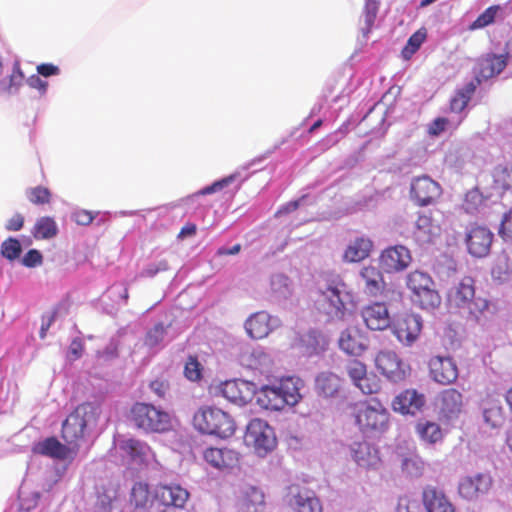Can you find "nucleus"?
I'll use <instances>...</instances> for the list:
<instances>
[{"mask_svg": "<svg viewBox=\"0 0 512 512\" xmlns=\"http://www.w3.org/2000/svg\"><path fill=\"white\" fill-rule=\"evenodd\" d=\"M349 409L354 423L364 434H381L389 427V412L378 399L357 401Z\"/></svg>", "mask_w": 512, "mask_h": 512, "instance_id": "obj_1", "label": "nucleus"}, {"mask_svg": "<svg viewBox=\"0 0 512 512\" xmlns=\"http://www.w3.org/2000/svg\"><path fill=\"white\" fill-rule=\"evenodd\" d=\"M449 304L464 310L475 320L486 318L490 311V302L481 296L475 295L474 279L466 276L456 284L448 294Z\"/></svg>", "mask_w": 512, "mask_h": 512, "instance_id": "obj_2", "label": "nucleus"}, {"mask_svg": "<svg viewBox=\"0 0 512 512\" xmlns=\"http://www.w3.org/2000/svg\"><path fill=\"white\" fill-rule=\"evenodd\" d=\"M321 304L327 314L342 319L347 305L353 303V293L338 274H328L324 277V285L319 289Z\"/></svg>", "mask_w": 512, "mask_h": 512, "instance_id": "obj_3", "label": "nucleus"}, {"mask_svg": "<svg viewBox=\"0 0 512 512\" xmlns=\"http://www.w3.org/2000/svg\"><path fill=\"white\" fill-rule=\"evenodd\" d=\"M99 407L85 402L78 405L66 418L62 425L61 436L66 444L80 448V441L84 440L86 429L97 423Z\"/></svg>", "mask_w": 512, "mask_h": 512, "instance_id": "obj_4", "label": "nucleus"}, {"mask_svg": "<svg viewBox=\"0 0 512 512\" xmlns=\"http://www.w3.org/2000/svg\"><path fill=\"white\" fill-rule=\"evenodd\" d=\"M193 424L199 432L220 438H228L236 430L235 421L229 413L209 405L197 410L193 417Z\"/></svg>", "mask_w": 512, "mask_h": 512, "instance_id": "obj_5", "label": "nucleus"}, {"mask_svg": "<svg viewBox=\"0 0 512 512\" xmlns=\"http://www.w3.org/2000/svg\"><path fill=\"white\" fill-rule=\"evenodd\" d=\"M407 288L411 291V299L424 310H434L441 305V296L434 288L432 277L425 272L415 270L406 278Z\"/></svg>", "mask_w": 512, "mask_h": 512, "instance_id": "obj_6", "label": "nucleus"}, {"mask_svg": "<svg viewBox=\"0 0 512 512\" xmlns=\"http://www.w3.org/2000/svg\"><path fill=\"white\" fill-rule=\"evenodd\" d=\"M131 420L145 432L164 433L172 429L170 415L149 403L136 402L131 407Z\"/></svg>", "mask_w": 512, "mask_h": 512, "instance_id": "obj_7", "label": "nucleus"}, {"mask_svg": "<svg viewBox=\"0 0 512 512\" xmlns=\"http://www.w3.org/2000/svg\"><path fill=\"white\" fill-rule=\"evenodd\" d=\"M245 441L261 456L272 451L277 444L273 428L258 418L252 419L247 425Z\"/></svg>", "mask_w": 512, "mask_h": 512, "instance_id": "obj_8", "label": "nucleus"}, {"mask_svg": "<svg viewBox=\"0 0 512 512\" xmlns=\"http://www.w3.org/2000/svg\"><path fill=\"white\" fill-rule=\"evenodd\" d=\"M442 195L441 185L428 175L412 179L409 196L412 202L419 207L434 205Z\"/></svg>", "mask_w": 512, "mask_h": 512, "instance_id": "obj_9", "label": "nucleus"}, {"mask_svg": "<svg viewBox=\"0 0 512 512\" xmlns=\"http://www.w3.org/2000/svg\"><path fill=\"white\" fill-rule=\"evenodd\" d=\"M436 407L440 420L453 422L465 411L463 394L455 388L444 389L436 398Z\"/></svg>", "mask_w": 512, "mask_h": 512, "instance_id": "obj_10", "label": "nucleus"}, {"mask_svg": "<svg viewBox=\"0 0 512 512\" xmlns=\"http://www.w3.org/2000/svg\"><path fill=\"white\" fill-rule=\"evenodd\" d=\"M377 370L392 382L403 381L410 373L408 364L391 350L380 351L375 358Z\"/></svg>", "mask_w": 512, "mask_h": 512, "instance_id": "obj_11", "label": "nucleus"}, {"mask_svg": "<svg viewBox=\"0 0 512 512\" xmlns=\"http://www.w3.org/2000/svg\"><path fill=\"white\" fill-rule=\"evenodd\" d=\"M422 319L413 313L399 315L392 323L391 329L399 342L411 346L420 336Z\"/></svg>", "mask_w": 512, "mask_h": 512, "instance_id": "obj_12", "label": "nucleus"}, {"mask_svg": "<svg viewBox=\"0 0 512 512\" xmlns=\"http://www.w3.org/2000/svg\"><path fill=\"white\" fill-rule=\"evenodd\" d=\"M492 241L493 233L486 226L471 224L467 228L465 243L472 256H486L490 251Z\"/></svg>", "mask_w": 512, "mask_h": 512, "instance_id": "obj_13", "label": "nucleus"}, {"mask_svg": "<svg viewBox=\"0 0 512 512\" xmlns=\"http://www.w3.org/2000/svg\"><path fill=\"white\" fill-rule=\"evenodd\" d=\"M493 479L489 473H477L463 477L458 484V494L463 499L472 501L485 495L492 488Z\"/></svg>", "mask_w": 512, "mask_h": 512, "instance_id": "obj_14", "label": "nucleus"}, {"mask_svg": "<svg viewBox=\"0 0 512 512\" xmlns=\"http://www.w3.org/2000/svg\"><path fill=\"white\" fill-rule=\"evenodd\" d=\"M412 261L410 250L403 245L386 248L379 256V265L386 273L401 272Z\"/></svg>", "mask_w": 512, "mask_h": 512, "instance_id": "obj_15", "label": "nucleus"}, {"mask_svg": "<svg viewBox=\"0 0 512 512\" xmlns=\"http://www.w3.org/2000/svg\"><path fill=\"white\" fill-rule=\"evenodd\" d=\"M155 499L165 508L174 507L183 509L190 497V493L177 483L158 484L154 493Z\"/></svg>", "mask_w": 512, "mask_h": 512, "instance_id": "obj_16", "label": "nucleus"}, {"mask_svg": "<svg viewBox=\"0 0 512 512\" xmlns=\"http://www.w3.org/2000/svg\"><path fill=\"white\" fill-rule=\"evenodd\" d=\"M429 373L431 378L441 385L452 384L458 378L457 365L450 357H432L429 361Z\"/></svg>", "mask_w": 512, "mask_h": 512, "instance_id": "obj_17", "label": "nucleus"}, {"mask_svg": "<svg viewBox=\"0 0 512 512\" xmlns=\"http://www.w3.org/2000/svg\"><path fill=\"white\" fill-rule=\"evenodd\" d=\"M32 451L34 454L47 456L57 460L74 458L78 453L77 447L62 444L55 437H48L43 441L34 444Z\"/></svg>", "mask_w": 512, "mask_h": 512, "instance_id": "obj_18", "label": "nucleus"}, {"mask_svg": "<svg viewBox=\"0 0 512 512\" xmlns=\"http://www.w3.org/2000/svg\"><path fill=\"white\" fill-rule=\"evenodd\" d=\"M441 224L431 211L420 213L416 219L413 231L414 238L420 243H431L441 234Z\"/></svg>", "mask_w": 512, "mask_h": 512, "instance_id": "obj_19", "label": "nucleus"}, {"mask_svg": "<svg viewBox=\"0 0 512 512\" xmlns=\"http://www.w3.org/2000/svg\"><path fill=\"white\" fill-rule=\"evenodd\" d=\"M220 391L224 398L240 406L251 401L254 394L253 385L244 380L225 381L221 384Z\"/></svg>", "mask_w": 512, "mask_h": 512, "instance_id": "obj_20", "label": "nucleus"}, {"mask_svg": "<svg viewBox=\"0 0 512 512\" xmlns=\"http://www.w3.org/2000/svg\"><path fill=\"white\" fill-rule=\"evenodd\" d=\"M423 505L427 512H456V507L444 490L426 486L422 492Z\"/></svg>", "mask_w": 512, "mask_h": 512, "instance_id": "obj_21", "label": "nucleus"}, {"mask_svg": "<svg viewBox=\"0 0 512 512\" xmlns=\"http://www.w3.org/2000/svg\"><path fill=\"white\" fill-rule=\"evenodd\" d=\"M362 318L368 329L382 331L391 326L390 315L386 305L375 302L365 306L361 311Z\"/></svg>", "mask_w": 512, "mask_h": 512, "instance_id": "obj_22", "label": "nucleus"}, {"mask_svg": "<svg viewBox=\"0 0 512 512\" xmlns=\"http://www.w3.org/2000/svg\"><path fill=\"white\" fill-rule=\"evenodd\" d=\"M425 396L414 389H407L397 395L392 401V408L395 412L403 415H415L425 405Z\"/></svg>", "mask_w": 512, "mask_h": 512, "instance_id": "obj_23", "label": "nucleus"}, {"mask_svg": "<svg viewBox=\"0 0 512 512\" xmlns=\"http://www.w3.org/2000/svg\"><path fill=\"white\" fill-rule=\"evenodd\" d=\"M351 455L358 466L366 469H376L381 464L379 450L366 441L354 442Z\"/></svg>", "mask_w": 512, "mask_h": 512, "instance_id": "obj_24", "label": "nucleus"}, {"mask_svg": "<svg viewBox=\"0 0 512 512\" xmlns=\"http://www.w3.org/2000/svg\"><path fill=\"white\" fill-rule=\"evenodd\" d=\"M367 337L356 327L345 329L339 338V347L345 353L360 356L368 346Z\"/></svg>", "mask_w": 512, "mask_h": 512, "instance_id": "obj_25", "label": "nucleus"}, {"mask_svg": "<svg viewBox=\"0 0 512 512\" xmlns=\"http://www.w3.org/2000/svg\"><path fill=\"white\" fill-rule=\"evenodd\" d=\"M372 250L373 241L369 237H356L346 246L342 260L346 263H359L368 258Z\"/></svg>", "mask_w": 512, "mask_h": 512, "instance_id": "obj_26", "label": "nucleus"}, {"mask_svg": "<svg viewBox=\"0 0 512 512\" xmlns=\"http://www.w3.org/2000/svg\"><path fill=\"white\" fill-rule=\"evenodd\" d=\"M120 448L133 462L139 464H148L151 459H155L151 447L146 442L135 438L124 440Z\"/></svg>", "mask_w": 512, "mask_h": 512, "instance_id": "obj_27", "label": "nucleus"}, {"mask_svg": "<svg viewBox=\"0 0 512 512\" xmlns=\"http://www.w3.org/2000/svg\"><path fill=\"white\" fill-rule=\"evenodd\" d=\"M203 456L207 463L218 469L233 467L239 460L238 453L228 448L209 447Z\"/></svg>", "mask_w": 512, "mask_h": 512, "instance_id": "obj_28", "label": "nucleus"}, {"mask_svg": "<svg viewBox=\"0 0 512 512\" xmlns=\"http://www.w3.org/2000/svg\"><path fill=\"white\" fill-rule=\"evenodd\" d=\"M481 80L476 77L474 80L466 83L462 88L457 89L450 99L449 109L453 113H461L468 106Z\"/></svg>", "mask_w": 512, "mask_h": 512, "instance_id": "obj_29", "label": "nucleus"}, {"mask_svg": "<svg viewBox=\"0 0 512 512\" xmlns=\"http://www.w3.org/2000/svg\"><path fill=\"white\" fill-rule=\"evenodd\" d=\"M247 334L253 339H262L271 331L270 315L259 311L251 315L245 322Z\"/></svg>", "mask_w": 512, "mask_h": 512, "instance_id": "obj_30", "label": "nucleus"}, {"mask_svg": "<svg viewBox=\"0 0 512 512\" xmlns=\"http://www.w3.org/2000/svg\"><path fill=\"white\" fill-rule=\"evenodd\" d=\"M364 281V290L370 296H377L385 288V281L381 271L372 265L364 266L360 271Z\"/></svg>", "mask_w": 512, "mask_h": 512, "instance_id": "obj_31", "label": "nucleus"}, {"mask_svg": "<svg viewBox=\"0 0 512 512\" xmlns=\"http://www.w3.org/2000/svg\"><path fill=\"white\" fill-rule=\"evenodd\" d=\"M257 403L266 410L278 411L286 405L278 385L263 386L257 393Z\"/></svg>", "mask_w": 512, "mask_h": 512, "instance_id": "obj_32", "label": "nucleus"}, {"mask_svg": "<svg viewBox=\"0 0 512 512\" xmlns=\"http://www.w3.org/2000/svg\"><path fill=\"white\" fill-rule=\"evenodd\" d=\"M264 504V493L254 486L245 488L239 499V508L242 512H260Z\"/></svg>", "mask_w": 512, "mask_h": 512, "instance_id": "obj_33", "label": "nucleus"}, {"mask_svg": "<svg viewBox=\"0 0 512 512\" xmlns=\"http://www.w3.org/2000/svg\"><path fill=\"white\" fill-rule=\"evenodd\" d=\"M479 75L485 79L500 74L507 66L506 55L487 54L480 60Z\"/></svg>", "mask_w": 512, "mask_h": 512, "instance_id": "obj_34", "label": "nucleus"}, {"mask_svg": "<svg viewBox=\"0 0 512 512\" xmlns=\"http://www.w3.org/2000/svg\"><path fill=\"white\" fill-rule=\"evenodd\" d=\"M302 381L297 377L282 378L278 384L285 405L294 406L301 399Z\"/></svg>", "mask_w": 512, "mask_h": 512, "instance_id": "obj_35", "label": "nucleus"}, {"mask_svg": "<svg viewBox=\"0 0 512 512\" xmlns=\"http://www.w3.org/2000/svg\"><path fill=\"white\" fill-rule=\"evenodd\" d=\"M483 418L491 428H497L503 424L504 412L499 401L488 398L483 402Z\"/></svg>", "mask_w": 512, "mask_h": 512, "instance_id": "obj_36", "label": "nucleus"}, {"mask_svg": "<svg viewBox=\"0 0 512 512\" xmlns=\"http://www.w3.org/2000/svg\"><path fill=\"white\" fill-rule=\"evenodd\" d=\"M416 432L422 441L429 444H435L443 438V433L439 424L431 421L418 422L416 425Z\"/></svg>", "mask_w": 512, "mask_h": 512, "instance_id": "obj_37", "label": "nucleus"}, {"mask_svg": "<svg viewBox=\"0 0 512 512\" xmlns=\"http://www.w3.org/2000/svg\"><path fill=\"white\" fill-rule=\"evenodd\" d=\"M32 233L36 239H51L57 235L58 227L53 218L44 216L36 221Z\"/></svg>", "mask_w": 512, "mask_h": 512, "instance_id": "obj_38", "label": "nucleus"}, {"mask_svg": "<svg viewBox=\"0 0 512 512\" xmlns=\"http://www.w3.org/2000/svg\"><path fill=\"white\" fill-rule=\"evenodd\" d=\"M494 188L509 190L512 188V167L498 165L492 172Z\"/></svg>", "mask_w": 512, "mask_h": 512, "instance_id": "obj_39", "label": "nucleus"}, {"mask_svg": "<svg viewBox=\"0 0 512 512\" xmlns=\"http://www.w3.org/2000/svg\"><path fill=\"white\" fill-rule=\"evenodd\" d=\"M426 37L427 31L425 28H420L414 32L402 49V57L409 60L419 50L423 42L426 40Z\"/></svg>", "mask_w": 512, "mask_h": 512, "instance_id": "obj_40", "label": "nucleus"}, {"mask_svg": "<svg viewBox=\"0 0 512 512\" xmlns=\"http://www.w3.org/2000/svg\"><path fill=\"white\" fill-rule=\"evenodd\" d=\"M500 10V5L489 6L470 24L469 30L474 31L493 24Z\"/></svg>", "mask_w": 512, "mask_h": 512, "instance_id": "obj_41", "label": "nucleus"}, {"mask_svg": "<svg viewBox=\"0 0 512 512\" xmlns=\"http://www.w3.org/2000/svg\"><path fill=\"white\" fill-rule=\"evenodd\" d=\"M295 512H322L320 501L313 496L297 494L295 496Z\"/></svg>", "mask_w": 512, "mask_h": 512, "instance_id": "obj_42", "label": "nucleus"}, {"mask_svg": "<svg viewBox=\"0 0 512 512\" xmlns=\"http://www.w3.org/2000/svg\"><path fill=\"white\" fill-rule=\"evenodd\" d=\"M149 499V485L143 482L135 483L131 491V503L137 508H144L148 504Z\"/></svg>", "mask_w": 512, "mask_h": 512, "instance_id": "obj_43", "label": "nucleus"}, {"mask_svg": "<svg viewBox=\"0 0 512 512\" xmlns=\"http://www.w3.org/2000/svg\"><path fill=\"white\" fill-rule=\"evenodd\" d=\"M379 6H380V3L378 0H365V5H364V9H363L364 22H365V27L363 28L364 35H367L368 33H370V31L375 23V20H376L378 11H379Z\"/></svg>", "mask_w": 512, "mask_h": 512, "instance_id": "obj_44", "label": "nucleus"}, {"mask_svg": "<svg viewBox=\"0 0 512 512\" xmlns=\"http://www.w3.org/2000/svg\"><path fill=\"white\" fill-rule=\"evenodd\" d=\"M28 200L34 205H46L51 202L52 193L44 186H36L26 190Z\"/></svg>", "mask_w": 512, "mask_h": 512, "instance_id": "obj_45", "label": "nucleus"}, {"mask_svg": "<svg viewBox=\"0 0 512 512\" xmlns=\"http://www.w3.org/2000/svg\"><path fill=\"white\" fill-rule=\"evenodd\" d=\"M402 470L410 477H420L424 471V461L417 455L409 456L402 461Z\"/></svg>", "mask_w": 512, "mask_h": 512, "instance_id": "obj_46", "label": "nucleus"}, {"mask_svg": "<svg viewBox=\"0 0 512 512\" xmlns=\"http://www.w3.org/2000/svg\"><path fill=\"white\" fill-rule=\"evenodd\" d=\"M363 394H375L380 391L381 383L379 378L373 373H365L355 385Z\"/></svg>", "mask_w": 512, "mask_h": 512, "instance_id": "obj_47", "label": "nucleus"}, {"mask_svg": "<svg viewBox=\"0 0 512 512\" xmlns=\"http://www.w3.org/2000/svg\"><path fill=\"white\" fill-rule=\"evenodd\" d=\"M22 247L18 239L9 237L1 244L0 253L9 261L18 259L21 255Z\"/></svg>", "mask_w": 512, "mask_h": 512, "instance_id": "obj_48", "label": "nucleus"}, {"mask_svg": "<svg viewBox=\"0 0 512 512\" xmlns=\"http://www.w3.org/2000/svg\"><path fill=\"white\" fill-rule=\"evenodd\" d=\"M203 369V365L199 362L197 356H189L184 366V375L188 380L197 382L202 379Z\"/></svg>", "mask_w": 512, "mask_h": 512, "instance_id": "obj_49", "label": "nucleus"}, {"mask_svg": "<svg viewBox=\"0 0 512 512\" xmlns=\"http://www.w3.org/2000/svg\"><path fill=\"white\" fill-rule=\"evenodd\" d=\"M165 335V326L163 323H157L146 333L144 343L146 346L153 348L163 341Z\"/></svg>", "mask_w": 512, "mask_h": 512, "instance_id": "obj_50", "label": "nucleus"}, {"mask_svg": "<svg viewBox=\"0 0 512 512\" xmlns=\"http://www.w3.org/2000/svg\"><path fill=\"white\" fill-rule=\"evenodd\" d=\"M367 367L359 360H351L346 365V372L354 385L365 376Z\"/></svg>", "mask_w": 512, "mask_h": 512, "instance_id": "obj_51", "label": "nucleus"}, {"mask_svg": "<svg viewBox=\"0 0 512 512\" xmlns=\"http://www.w3.org/2000/svg\"><path fill=\"white\" fill-rule=\"evenodd\" d=\"M271 289L275 294L286 297L290 294L289 278L282 274L273 276Z\"/></svg>", "mask_w": 512, "mask_h": 512, "instance_id": "obj_52", "label": "nucleus"}, {"mask_svg": "<svg viewBox=\"0 0 512 512\" xmlns=\"http://www.w3.org/2000/svg\"><path fill=\"white\" fill-rule=\"evenodd\" d=\"M239 176L238 173H235V174H231L229 176H226L218 181H215L213 184L203 188L199 194L201 195H207V194H211V193H214V192H217V191H220L222 190L223 188L227 187L228 185H230L231 183H233L237 177Z\"/></svg>", "mask_w": 512, "mask_h": 512, "instance_id": "obj_53", "label": "nucleus"}, {"mask_svg": "<svg viewBox=\"0 0 512 512\" xmlns=\"http://www.w3.org/2000/svg\"><path fill=\"white\" fill-rule=\"evenodd\" d=\"M420 505L417 499L409 496H401L397 504V512H419Z\"/></svg>", "mask_w": 512, "mask_h": 512, "instance_id": "obj_54", "label": "nucleus"}, {"mask_svg": "<svg viewBox=\"0 0 512 512\" xmlns=\"http://www.w3.org/2000/svg\"><path fill=\"white\" fill-rule=\"evenodd\" d=\"M499 235L505 241L512 240V208L502 218Z\"/></svg>", "mask_w": 512, "mask_h": 512, "instance_id": "obj_55", "label": "nucleus"}, {"mask_svg": "<svg viewBox=\"0 0 512 512\" xmlns=\"http://www.w3.org/2000/svg\"><path fill=\"white\" fill-rule=\"evenodd\" d=\"M24 73L21 70L20 61L16 59L13 63L12 73L9 76L8 88H19L24 81Z\"/></svg>", "mask_w": 512, "mask_h": 512, "instance_id": "obj_56", "label": "nucleus"}, {"mask_svg": "<svg viewBox=\"0 0 512 512\" xmlns=\"http://www.w3.org/2000/svg\"><path fill=\"white\" fill-rule=\"evenodd\" d=\"M448 124L449 120L447 118L437 117L428 125L427 133L430 136L437 137L446 130Z\"/></svg>", "mask_w": 512, "mask_h": 512, "instance_id": "obj_57", "label": "nucleus"}, {"mask_svg": "<svg viewBox=\"0 0 512 512\" xmlns=\"http://www.w3.org/2000/svg\"><path fill=\"white\" fill-rule=\"evenodd\" d=\"M21 262L25 267H36L42 264L43 256L40 251L31 249L24 255Z\"/></svg>", "mask_w": 512, "mask_h": 512, "instance_id": "obj_58", "label": "nucleus"}, {"mask_svg": "<svg viewBox=\"0 0 512 512\" xmlns=\"http://www.w3.org/2000/svg\"><path fill=\"white\" fill-rule=\"evenodd\" d=\"M84 352V343L80 338H74L68 349L67 358L69 361H75L79 359Z\"/></svg>", "mask_w": 512, "mask_h": 512, "instance_id": "obj_59", "label": "nucleus"}, {"mask_svg": "<svg viewBox=\"0 0 512 512\" xmlns=\"http://www.w3.org/2000/svg\"><path fill=\"white\" fill-rule=\"evenodd\" d=\"M96 215H94L91 211L88 210H77L73 213V219L78 225H89L95 219Z\"/></svg>", "mask_w": 512, "mask_h": 512, "instance_id": "obj_60", "label": "nucleus"}, {"mask_svg": "<svg viewBox=\"0 0 512 512\" xmlns=\"http://www.w3.org/2000/svg\"><path fill=\"white\" fill-rule=\"evenodd\" d=\"M150 389L159 397L164 398L169 390V382L164 379H156L150 383Z\"/></svg>", "mask_w": 512, "mask_h": 512, "instance_id": "obj_61", "label": "nucleus"}, {"mask_svg": "<svg viewBox=\"0 0 512 512\" xmlns=\"http://www.w3.org/2000/svg\"><path fill=\"white\" fill-rule=\"evenodd\" d=\"M37 72L38 74L49 77L52 75H58L60 72V69L58 66L51 64V63H42L37 66Z\"/></svg>", "mask_w": 512, "mask_h": 512, "instance_id": "obj_62", "label": "nucleus"}, {"mask_svg": "<svg viewBox=\"0 0 512 512\" xmlns=\"http://www.w3.org/2000/svg\"><path fill=\"white\" fill-rule=\"evenodd\" d=\"M24 225V217L17 213L13 215L6 224L8 231H19Z\"/></svg>", "mask_w": 512, "mask_h": 512, "instance_id": "obj_63", "label": "nucleus"}, {"mask_svg": "<svg viewBox=\"0 0 512 512\" xmlns=\"http://www.w3.org/2000/svg\"><path fill=\"white\" fill-rule=\"evenodd\" d=\"M27 83L30 87L38 89L39 91H46L47 82L43 81L38 75H31L27 79Z\"/></svg>", "mask_w": 512, "mask_h": 512, "instance_id": "obj_64", "label": "nucleus"}]
</instances>
